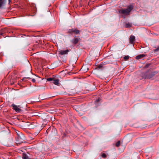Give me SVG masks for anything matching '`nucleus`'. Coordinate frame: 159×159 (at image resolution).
<instances>
[{
	"mask_svg": "<svg viewBox=\"0 0 159 159\" xmlns=\"http://www.w3.org/2000/svg\"><path fill=\"white\" fill-rule=\"evenodd\" d=\"M9 2H11V0H8Z\"/></svg>",
	"mask_w": 159,
	"mask_h": 159,
	"instance_id": "23",
	"label": "nucleus"
},
{
	"mask_svg": "<svg viewBox=\"0 0 159 159\" xmlns=\"http://www.w3.org/2000/svg\"><path fill=\"white\" fill-rule=\"evenodd\" d=\"M3 4H1L0 3V8L2 7V6H3Z\"/></svg>",
	"mask_w": 159,
	"mask_h": 159,
	"instance_id": "22",
	"label": "nucleus"
},
{
	"mask_svg": "<svg viewBox=\"0 0 159 159\" xmlns=\"http://www.w3.org/2000/svg\"><path fill=\"white\" fill-rule=\"evenodd\" d=\"M11 106L13 107V109L16 112H20L22 111L20 108V106H16L13 104Z\"/></svg>",
	"mask_w": 159,
	"mask_h": 159,
	"instance_id": "3",
	"label": "nucleus"
},
{
	"mask_svg": "<svg viewBox=\"0 0 159 159\" xmlns=\"http://www.w3.org/2000/svg\"><path fill=\"white\" fill-rule=\"evenodd\" d=\"M23 159H29L28 156L26 155L25 154L23 155Z\"/></svg>",
	"mask_w": 159,
	"mask_h": 159,
	"instance_id": "12",
	"label": "nucleus"
},
{
	"mask_svg": "<svg viewBox=\"0 0 159 159\" xmlns=\"http://www.w3.org/2000/svg\"><path fill=\"white\" fill-rule=\"evenodd\" d=\"M80 39V38H75L73 39H72L71 42L72 43L74 44H76L79 42Z\"/></svg>",
	"mask_w": 159,
	"mask_h": 159,
	"instance_id": "4",
	"label": "nucleus"
},
{
	"mask_svg": "<svg viewBox=\"0 0 159 159\" xmlns=\"http://www.w3.org/2000/svg\"><path fill=\"white\" fill-rule=\"evenodd\" d=\"M154 74L153 73H151L150 74L147 76L146 78L147 79H151L154 76Z\"/></svg>",
	"mask_w": 159,
	"mask_h": 159,
	"instance_id": "9",
	"label": "nucleus"
},
{
	"mask_svg": "<svg viewBox=\"0 0 159 159\" xmlns=\"http://www.w3.org/2000/svg\"><path fill=\"white\" fill-rule=\"evenodd\" d=\"M80 31L78 30L76 28L69 29L68 30V33L70 34L74 33L75 34H80Z\"/></svg>",
	"mask_w": 159,
	"mask_h": 159,
	"instance_id": "2",
	"label": "nucleus"
},
{
	"mask_svg": "<svg viewBox=\"0 0 159 159\" xmlns=\"http://www.w3.org/2000/svg\"><path fill=\"white\" fill-rule=\"evenodd\" d=\"M158 51H159V47L154 50L155 52H157Z\"/></svg>",
	"mask_w": 159,
	"mask_h": 159,
	"instance_id": "17",
	"label": "nucleus"
},
{
	"mask_svg": "<svg viewBox=\"0 0 159 159\" xmlns=\"http://www.w3.org/2000/svg\"><path fill=\"white\" fill-rule=\"evenodd\" d=\"M135 40V37L133 35H131L129 38V42L131 44H133Z\"/></svg>",
	"mask_w": 159,
	"mask_h": 159,
	"instance_id": "5",
	"label": "nucleus"
},
{
	"mask_svg": "<svg viewBox=\"0 0 159 159\" xmlns=\"http://www.w3.org/2000/svg\"><path fill=\"white\" fill-rule=\"evenodd\" d=\"M31 79L30 78V77H24V78H23V80H25V79Z\"/></svg>",
	"mask_w": 159,
	"mask_h": 159,
	"instance_id": "18",
	"label": "nucleus"
},
{
	"mask_svg": "<svg viewBox=\"0 0 159 159\" xmlns=\"http://www.w3.org/2000/svg\"><path fill=\"white\" fill-rule=\"evenodd\" d=\"M145 56V55L142 54L140 55L137 56L136 57V58L137 59H139L141 58H142L144 57Z\"/></svg>",
	"mask_w": 159,
	"mask_h": 159,
	"instance_id": "8",
	"label": "nucleus"
},
{
	"mask_svg": "<svg viewBox=\"0 0 159 159\" xmlns=\"http://www.w3.org/2000/svg\"><path fill=\"white\" fill-rule=\"evenodd\" d=\"M32 81L34 83L35 82V80L34 79H32Z\"/></svg>",
	"mask_w": 159,
	"mask_h": 159,
	"instance_id": "19",
	"label": "nucleus"
},
{
	"mask_svg": "<svg viewBox=\"0 0 159 159\" xmlns=\"http://www.w3.org/2000/svg\"><path fill=\"white\" fill-rule=\"evenodd\" d=\"M102 66L101 65H99L98 66V68H99V69H100V68H102Z\"/></svg>",
	"mask_w": 159,
	"mask_h": 159,
	"instance_id": "21",
	"label": "nucleus"
},
{
	"mask_svg": "<svg viewBox=\"0 0 159 159\" xmlns=\"http://www.w3.org/2000/svg\"><path fill=\"white\" fill-rule=\"evenodd\" d=\"M133 9L132 6H129L127 8L125 9H121L118 11L119 13L123 14L125 15H129L131 11Z\"/></svg>",
	"mask_w": 159,
	"mask_h": 159,
	"instance_id": "1",
	"label": "nucleus"
},
{
	"mask_svg": "<svg viewBox=\"0 0 159 159\" xmlns=\"http://www.w3.org/2000/svg\"><path fill=\"white\" fill-rule=\"evenodd\" d=\"M132 26V24L131 23H128L126 24L125 25V27L126 28H129L131 27Z\"/></svg>",
	"mask_w": 159,
	"mask_h": 159,
	"instance_id": "10",
	"label": "nucleus"
},
{
	"mask_svg": "<svg viewBox=\"0 0 159 159\" xmlns=\"http://www.w3.org/2000/svg\"><path fill=\"white\" fill-rule=\"evenodd\" d=\"M100 100V99L99 98L97 100H96L95 101V102H98Z\"/></svg>",
	"mask_w": 159,
	"mask_h": 159,
	"instance_id": "20",
	"label": "nucleus"
},
{
	"mask_svg": "<svg viewBox=\"0 0 159 159\" xmlns=\"http://www.w3.org/2000/svg\"><path fill=\"white\" fill-rule=\"evenodd\" d=\"M52 83L55 84L57 85L59 84V80L58 79L54 78Z\"/></svg>",
	"mask_w": 159,
	"mask_h": 159,
	"instance_id": "7",
	"label": "nucleus"
},
{
	"mask_svg": "<svg viewBox=\"0 0 159 159\" xmlns=\"http://www.w3.org/2000/svg\"><path fill=\"white\" fill-rule=\"evenodd\" d=\"M120 141H118L116 143V146L117 147H118L120 145Z\"/></svg>",
	"mask_w": 159,
	"mask_h": 159,
	"instance_id": "14",
	"label": "nucleus"
},
{
	"mask_svg": "<svg viewBox=\"0 0 159 159\" xmlns=\"http://www.w3.org/2000/svg\"><path fill=\"white\" fill-rule=\"evenodd\" d=\"M129 58V56H126L124 57V58L125 60H127Z\"/></svg>",
	"mask_w": 159,
	"mask_h": 159,
	"instance_id": "15",
	"label": "nucleus"
},
{
	"mask_svg": "<svg viewBox=\"0 0 159 159\" xmlns=\"http://www.w3.org/2000/svg\"><path fill=\"white\" fill-rule=\"evenodd\" d=\"M102 157L103 158H105L107 157V155L104 153H103L102 154Z\"/></svg>",
	"mask_w": 159,
	"mask_h": 159,
	"instance_id": "13",
	"label": "nucleus"
},
{
	"mask_svg": "<svg viewBox=\"0 0 159 159\" xmlns=\"http://www.w3.org/2000/svg\"><path fill=\"white\" fill-rule=\"evenodd\" d=\"M69 52L68 49H67L64 51H61L60 52V53L62 55L67 54L68 52Z\"/></svg>",
	"mask_w": 159,
	"mask_h": 159,
	"instance_id": "6",
	"label": "nucleus"
},
{
	"mask_svg": "<svg viewBox=\"0 0 159 159\" xmlns=\"http://www.w3.org/2000/svg\"><path fill=\"white\" fill-rule=\"evenodd\" d=\"M54 78H49L47 79V80L49 81H52L54 80Z\"/></svg>",
	"mask_w": 159,
	"mask_h": 159,
	"instance_id": "11",
	"label": "nucleus"
},
{
	"mask_svg": "<svg viewBox=\"0 0 159 159\" xmlns=\"http://www.w3.org/2000/svg\"><path fill=\"white\" fill-rule=\"evenodd\" d=\"M0 3L3 5H4L5 3L3 1H2V0H0Z\"/></svg>",
	"mask_w": 159,
	"mask_h": 159,
	"instance_id": "16",
	"label": "nucleus"
}]
</instances>
